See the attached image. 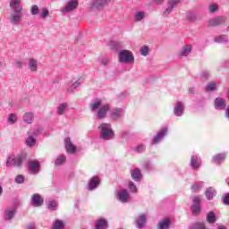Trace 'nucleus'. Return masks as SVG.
<instances>
[{"instance_id": "de8ad7c7", "label": "nucleus", "mask_w": 229, "mask_h": 229, "mask_svg": "<svg viewBox=\"0 0 229 229\" xmlns=\"http://www.w3.org/2000/svg\"><path fill=\"white\" fill-rule=\"evenodd\" d=\"M48 210H56L58 208V202L56 200H50L47 203Z\"/></svg>"}, {"instance_id": "1a4fd4ad", "label": "nucleus", "mask_w": 229, "mask_h": 229, "mask_svg": "<svg viewBox=\"0 0 229 229\" xmlns=\"http://www.w3.org/2000/svg\"><path fill=\"white\" fill-rule=\"evenodd\" d=\"M78 8V0H68L66 5L61 8L62 13H71Z\"/></svg>"}, {"instance_id": "72a5a7b5", "label": "nucleus", "mask_w": 229, "mask_h": 229, "mask_svg": "<svg viewBox=\"0 0 229 229\" xmlns=\"http://www.w3.org/2000/svg\"><path fill=\"white\" fill-rule=\"evenodd\" d=\"M221 24H225V18L223 17H216L209 21V26H221Z\"/></svg>"}, {"instance_id": "473e14b6", "label": "nucleus", "mask_w": 229, "mask_h": 229, "mask_svg": "<svg viewBox=\"0 0 229 229\" xmlns=\"http://www.w3.org/2000/svg\"><path fill=\"white\" fill-rule=\"evenodd\" d=\"M108 3H110V0H96L91 4V8L93 10L94 8H101L102 6H106V4H108Z\"/></svg>"}, {"instance_id": "4d7b16f0", "label": "nucleus", "mask_w": 229, "mask_h": 229, "mask_svg": "<svg viewBox=\"0 0 229 229\" xmlns=\"http://www.w3.org/2000/svg\"><path fill=\"white\" fill-rule=\"evenodd\" d=\"M143 166L145 167V169H147V171H150V169H153V164H151L150 162L144 163Z\"/></svg>"}, {"instance_id": "f3484780", "label": "nucleus", "mask_w": 229, "mask_h": 229, "mask_svg": "<svg viewBox=\"0 0 229 229\" xmlns=\"http://www.w3.org/2000/svg\"><path fill=\"white\" fill-rule=\"evenodd\" d=\"M216 110H225L226 108V100L223 98H216L214 101Z\"/></svg>"}, {"instance_id": "37998d69", "label": "nucleus", "mask_w": 229, "mask_h": 229, "mask_svg": "<svg viewBox=\"0 0 229 229\" xmlns=\"http://www.w3.org/2000/svg\"><path fill=\"white\" fill-rule=\"evenodd\" d=\"M18 117L16 114H10L7 117L8 124H15L17 123Z\"/></svg>"}, {"instance_id": "cd10ccee", "label": "nucleus", "mask_w": 229, "mask_h": 229, "mask_svg": "<svg viewBox=\"0 0 229 229\" xmlns=\"http://www.w3.org/2000/svg\"><path fill=\"white\" fill-rule=\"evenodd\" d=\"M100 106H103L101 105V99L97 98L89 104V110H91V112H98Z\"/></svg>"}, {"instance_id": "4c0bfd02", "label": "nucleus", "mask_w": 229, "mask_h": 229, "mask_svg": "<svg viewBox=\"0 0 229 229\" xmlns=\"http://www.w3.org/2000/svg\"><path fill=\"white\" fill-rule=\"evenodd\" d=\"M203 182H196L191 185V192H199L203 189Z\"/></svg>"}, {"instance_id": "49530a36", "label": "nucleus", "mask_w": 229, "mask_h": 229, "mask_svg": "<svg viewBox=\"0 0 229 229\" xmlns=\"http://www.w3.org/2000/svg\"><path fill=\"white\" fill-rule=\"evenodd\" d=\"M198 19V14L194 13H188L186 14V21H189V22H194Z\"/></svg>"}, {"instance_id": "09e8293b", "label": "nucleus", "mask_w": 229, "mask_h": 229, "mask_svg": "<svg viewBox=\"0 0 229 229\" xmlns=\"http://www.w3.org/2000/svg\"><path fill=\"white\" fill-rule=\"evenodd\" d=\"M133 151L135 153H144L146 151V145L144 144H139L133 148Z\"/></svg>"}, {"instance_id": "603ef678", "label": "nucleus", "mask_w": 229, "mask_h": 229, "mask_svg": "<svg viewBox=\"0 0 229 229\" xmlns=\"http://www.w3.org/2000/svg\"><path fill=\"white\" fill-rule=\"evenodd\" d=\"M191 229H205V224L196 223L191 226Z\"/></svg>"}, {"instance_id": "3c124183", "label": "nucleus", "mask_w": 229, "mask_h": 229, "mask_svg": "<svg viewBox=\"0 0 229 229\" xmlns=\"http://www.w3.org/2000/svg\"><path fill=\"white\" fill-rule=\"evenodd\" d=\"M26 178L22 174L16 175L14 182L15 183L21 184L23 183Z\"/></svg>"}, {"instance_id": "423d86ee", "label": "nucleus", "mask_w": 229, "mask_h": 229, "mask_svg": "<svg viewBox=\"0 0 229 229\" xmlns=\"http://www.w3.org/2000/svg\"><path fill=\"white\" fill-rule=\"evenodd\" d=\"M123 117H124V109L121 107L113 108L109 114V119L114 123L121 121Z\"/></svg>"}, {"instance_id": "e433bc0d", "label": "nucleus", "mask_w": 229, "mask_h": 229, "mask_svg": "<svg viewBox=\"0 0 229 229\" xmlns=\"http://www.w3.org/2000/svg\"><path fill=\"white\" fill-rule=\"evenodd\" d=\"M205 90L206 92H214L217 90V83H216L215 81L208 82L205 87Z\"/></svg>"}, {"instance_id": "6e6552de", "label": "nucleus", "mask_w": 229, "mask_h": 229, "mask_svg": "<svg viewBox=\"0 0 229 229\" xmlns=\"http://www.w3.org/2000/svg\"><path fill=\"white\" fill-rule=\"evenodd\" d=\"M191 210L193 216H199L201 212V197H194Z\"/></svg>"}, {"instance_id": "4468645a", "label": "nucleus", "mask_w": 229, "mask_h": 229, "mask_svg": "<svg viewBox=\"0 0 229 229\" xmlns=\"http://www.w3.org/2000/svg\"><path fill=\"white\" fill-rule=\"evenodd\" d=\"M193 46L191 44L183 45L178 53L179 56L187 57L192 53Z\"/></svg>"}, {"instance_id": "e2e57ef3", "label": "nucleus", "mask_w": 229, "mask_h": 229, "mask_svg": "<svg viewBox=\"0 0 229 229\" xmlns=\"http://www.w3.org/2000/svg\"><path fill=\"white\" fill-rule=\"evenodd\" d=\"M26 229H37L34 225H27Z\"/></svg>"}, {"instance_id": "6e6d98bb", "label": "nucleus", "mask_w": 229, "mask_h": 229, "mask_svg": "<svg viewBox=\"0 0 229 229\" xmlns=\"http://www.w3.org/2000/svg\"><path fill=\"white\" fill-rule=\"evenodd\" d=\"M222 201L224 205H229V193H225L223 198Z\"/></svg>"}, {"instance_id": "79ce46f5", "label": "nucleus", "mask_w": 229, "mask_h": 229, "mask_svg": "<svg viewBox=\"0 0 229 229\" xmlns=\"http://www.w3.org/2000/svg\"><path fill=\"white\" fill-rule=\"evenodd\" d=\"M215 42L217 44H226L228 42V37L222 35L215 38Z\"/></svg>"}, {"instance_id": "0e129e2a", "label": "nucleus", "mask_w": 229, "mask_h": 229, "mask_svg": "<svg viewBox=\"0 0 229 229\" xmlns=\"http://www.w3.org/2000/svg\"><path fill=\"white\" fill-rule=\"evenodd\" d=\"M189 92H190V94H194L195 89L193 87L189 88Z\"/></svg>"}, {"instance_id": "58836bf2", "label": "nucleus", "mask_w": 229, "mask_h": 229, "mask_svg": "<svg viewBox=\"0 0 229 229\" xmlns=\"http://www.w3.org/2000/svg\"><path fill=\"white\" fill-rule=\"evenodd\" d=\"M206 219H207L208 223H210V224L216 223V213H214V211H209L207 214Z\"/></svg>"}, {"instance_id": "2eb2a0df", "label": "nucleus", "mask_w": 229, "mask_h": 229, "mask_svg": "<svg viewBox=\"0 0 229 229\" xmlns=\"http://www.w3.org/2000/svg\"><path fill=\"white\" fill-rule=\"evenodd\" d=\"M117 199L120 203H128L130 201V193L126 190H120L117 192Z\"/></svg>"}, {"instance_id": "a211bd4d", "label": "nucleus", "mask_w": 229, "mask_h": 229, "mask_svg": "<svg viewBox=\"0 0 229 229\" xmlns=\"http://www.w3.org/2000/svg\"><path fill=\"white\" fill-rule=\"evenodd\" d=\"M64 147L67 153H71L72 155H74V153H76V146L72 144V140H71V138H66L64 140Z\"/></svg>"}, {"instance_id": "69168bd1", "label": "nucleus", "mask_w": 229, "mask_h": 229, "mask_svg": "<svg viewBox=\"0 0 229 229\" xmlns=\"http://www.w3.org/2000/svg\"><path fill=\"white\" fill-rule=\"evenodd\" d=\"M126 135H128V132L126 131H123L121 132V137H126Z\"/></svg>"}, {"instance_id": "864d4df0", "label": "nucleus", "mask_w": 229, "mask_h": 229, "mask_svg": "<svg viewBox=\"0 0 229 229\" xmlns=\"http://www.w3.org/2000/svg\"><path fill=\"white\" fill-rule=\"evenodd\" d=\"M200 78H203L204 80H208V78H210V72L208 71H203L200 73Z\"/></svg>"}, {"instance_id": "680f3d73", "label": "nucleus", "mask_w": 229, "mask_h": 229, "mask_svg": "<svg viewBox=\"0 0 229 229\" xmlns=\"http://www.w3.org/2000/svg\"><path fill=\"white\" fill-rule=\"evenodd\" d=\"M225 117L229 121V106L225 110Z\"/></svg>"}, {"instance_id": "c03bdc74", "label": "nucleus", "mask_w": 229, "mask_h": 229, "mask_svg": "<svg viewBox=\"0 0 229 229\" xmlns=\"http://www.w3.org/2000/svg\"><path fill=\"white\" fill-rule=\"evenodd\" d=\"M48 15H49V9L42 8L40 10L39 19H42V21H46V19H47Z\"/></svg>"}, {"instance_id": "b1692460", "label": "nucleus", "mask_w": 229, "mask_h": 229, "mask_svg": "<svg viewBox=\"0 0 229 229\" xmlns=\"http://www.w3.org/2000/svg\"><path fill=\"white\" fill-rule=\"evenodd\" d=\"M131 176L134 182H140L142 180V173L139 168L131 170Z\"/></svg>"}, {"instance_id": "ea45409f", "label": "nucleus", "mask_w": 229, "mask_h": 229, "mask_svg": "<svg viewBox=\"0 0 229 229\" xmlns=\"http://www.w3.org/2000/svg\"><path fill=\"white\" fill-rule=\"evenodd\" d=\"M149 51H151V49L146 45L141 46L140 48L141 56H148L149 55Z\"/></svg>"}, {"instance_id": "c9c22d12", "label": "nucleus", "mask_w": 229, "mask_h": 229, "mask_svg": "<svg viewBox=\"0 0 229 229\" xmlns=\"http://www.w3.org/2000/svg\"><path fill=\"white\" fill-rule=\"evenodd\" d=\"M108 228V222L106 219H98L96 223V229H106Z\"/></svg>"}, {"instance_id": "2f4dec72", "label": "nucleus", "mask_w": 229, "mask_h": 229, "mask_svg": "<svg viewBox=\"0 0 229 229\" xmlns=\"http://www.w3.org/2000/svg\"><path fill=\"white\" fill-rule=\"evenodd\" d=\"M81 85V79H78L73 83L69 84L67 92L68 94H72V92H74L75 89H78Z\"/></svg>"}, {"instance_id": "13d9d810", "label": "nucleus", "mask_w": 229, "mask_h": 229, "mask_svg": "<svg viewBox=\"0 0 229 229\" xmlns=\"http://www.w3.org/2000/svg\"><path fill=\"white\" fill-rule=\"evenodd\" d=\"M216 11H217V4H213L209 5V12L211 13H214V12H216Z\"/></svg>"}, {"instance_id": "6ab92c4d", "label": "nucleus", "mask_w": 229, "mask_h": 229, "mask_svg": "<svg viewBox=\"0 0 229 229\" xmlns=\"http://www.w3.org/2000/svg\"><path fill=\"white\" fill-rule=\"evenodd\" d=\"M22 121L25 124H33V121H35V113L27 112L22 115Z\"/></svg>"}, {"instance_id": "c85d7f7f", "label": "nucleus", "mask_w": 229, "mask_h": 229, "mask_svg": "<svg viewBox=\"0 0 229 229\" xmlns=\"http://www.w3.org/2000/svg\"><path fill=\"white\" fill-rule=\"evenodd\" d=\"M226 158V154H216L213 157V162L214 164H216V165H220V164H223Z\"/></svg>"}, {"instance_id": "5701e85b", "label": "nucleus", "mask_w": 229, "mask_h": 229, "mask_svg": "<svg viewBox=\"0 0 229 229\" xmlns=\"http://www.w3.org/2000/svg\"><path fill=\"white\" fill-rule=\"evenodd\" d=\"M69 110V104L67 102H64L59 104L56 108V114L58 115H65V113Z\"/></svg>"}, {"instance_id": "774afa93", "label": "nucleus", "mask_w": 229, "mask_h": 229, "mask_svg": "<svg viewBox=\"0 0 229 229\" xmlns=\"http://www.w3.org/2000/svg\"><path fill=\"white\" fill-rule=\"evenodd\" d=\"M1 194H3V187L2 186H0V196H1Z\"/></svg>"}, {"instance_id": "052dcab7", "label": "nucleus", "mask_w": 229, "mask_h": 229, "mask_svg": "<svg viewBox=\"0 0 229 229\" xmlns=\"http://www.w3.org/2000/svg\"><path fill=\"white\" fill-rule=\"evenodd\" d=\"M15 67H18V69H21L22 67V61H16Z\"/></svg>"}, {"instance_id": "dca6fc26", "label": "nucleus", "mask_w": 229, "mask_h": 229, "mask_svg": "<svg viewBox=\"0 0 229 229\" xmlns=\"http://www.w3.org/2000/svg\"><path fill=\"white\" fill-rule=\"evenodd\" d=\"M178 3H180V0H168L167 7L163 13L164 17H167V15H169L178 4Z\"/></svg>"}, {"instance_id": "bb28decb", "label": "nucleus", "mask_w": 229, "mask_h": 229, "mask_svg": "<svg viewBox=\"0 0 229 229\" xmlns=\"http://www.w3.org/2000/svg\"><path fill=\"white\" fill-rule=\"evenodd\" d=\"M15 212H16L15 208H8L7 209H5V212H4V219L6 221H10L13 219L15 216Z\"/></svg>"}, {"instance_id": "0eeeda50", "label": "nucleus", "mask_w": 229, "mask_h": 229, "mask_svg": "<svg viewBox=\"0 0 229 229\" xmlns=\"http://www.w3.org/2000/svg\"><path fill=\"white\" fill-rule=\"evenodd\" d=\"M173 114L175 117H183V114H185V103L177 101L174 105Z\"/></svg>"}, {"instance_id": "f8f14e48", "label": "nucleus", "mask_w": 229, "mask_h": 229, "mask_svg": "<svg viewBox=\"0 0 229 229\" xmlns=\"http://www.w3.org/2000/svg\"><path fill=\"white\" fill-rule=\"evenodd\" d=\"M108 112H110V105L104 104L102 105L97 112V118L98 119H106Z\"/></svg>"}, {"instance_id": "ddd939ff", "label": "nucleus", "mask_w": 229, "mask_h": 229, "mask_svg": "<svg viewBox=\"0 0 229 229\" xmlns=\"http://www.w3.org/2000/svg\"><path fill=\"white\" fill-rule=\"evenodd\" d=\"M190 165L194 171H198L201 167V157L198 155L191 156L190 160Z\"/></svg>"}, {"instance_id": "5fc2aeb1", "label": "nucleus", "mask_w": 229, "mask_h": 229, "mask_svg": "<svg viewBox=\"0 0 229 229\" xmlns=\"http://www.w3.org/2000/svg\"><path fill=\"white\" fill-rule=\"evenodd\" d=\"M100 64L106 67V65H108V64H110V59L108 57H103L100 60Z\"/></svg>"}, {"instance_id": "7ed1b4c3", "label": "nucleus", "mask_w": 229, "mask_h": 229, "mask_svg": "<svg viewBox=\"0 0 229 229\" xmlns=\"http://www.w3.org/2000/svg\"><path fill=\"white\" fill-rule=\"evenodd\" d=\"M24 160H26V155L24 154L11 155L7 157L5 165L6 167H22Z\"/></svg>"}, {"instance_id": "393cba45", "label": "nucleus", "mask_w": 229, "mask_h": 229, "mask_svg": "<svg viewBox=\"0 0 229 229\" xmlns=\"http://www.w3.org/2000/svg\"><path fill=\"white\" fill-rule=\"evenodd\" d=\"M65 162H67V156H65V154H60L56 157L55 160V167H60L64 165Z\"/></svg>"}, {"instance_id": "aec40b11", "label": "nucleus", "mask_w": 229, "mask_h": 229, "mask_svg": "<svg viewBox=\"0 0 229 229\" xmlns=\"http://www.w3.org/2000/svg\"><path fill=\"white\" fill-rule=\"evenodd\" d=\"M28 67L30 72H37L38 71V61H37L35 58H29Z\"/></svg>"}, {"instance_id": "39448f33", "label": "nucleus", "mask_w": 229, "mask_h": 229, "mask_svg": "<svg viewBox=\"0 0 229 229\" xmlns=\"http://www.w3.org/2000/svg\"><path fill=\"white\" fill-rule=\"evenodd\" d=\"M167 133H169V128L168 127H162L152 138L151 145L157 146V144H160L166 137Z\"/></svg>"}, {"instance_id": "4be33fe9", "label": "nucleus", "mask_w": 229, "mask_h": 229, "mask_svg": "<svg viewBox=\"0 0 229 229\" xmlns=\"http://www.w3.org/2000/svg\"><path fill=\"white\" fill-rule=\"evenodd\" d=\"M147 217L145 214H141L136 219V228L142 229L146 226Z\"/></svg>"}, {"instance_id": "f03ea898", "label": "nucleus", "mask_w": 229, "mask_h": 229, "mask_svg": "<svg viewBox=\"0 0 229 229\" xmlns=\"http://www.w3.org/2000/svg\"><path fill=\"white\" fill-rule=\"evenodd\" d=\"M98 130L100 132V139L103 140H112L114 137H115V133L114 132V129H112V124L108 123H103L98 126Z\"/></svg>"}, {"instance_id": "a18cd8bd", "label": "nucleus", "mask_w": 229, "mask_h": 229, "mask_svg": "<svg viewBox=\"0 0 229 229\" xmlns=\"http://www.w3.org/2000/svg\"><path fill=\"white\" fill-rule=\"evenodd\" d=\"M128 188L131 192H132L133 194H137L138 192L137 185L135 184V182H133V181H129Z\"/></svg>"}, {"instance_id": "8fccbe9b", "label": "nucleus", "mask_w": 229, "mask_h": 229, "mask_svg": "<svg viewBox=\"0 0 229 229\" xmlns=\"http://www.w3.org/2000/svg\"><path fill=\"white\" fill-rule=\"evenodd\" d=\"M39 13H40V8H38V5H32L30 7L31 15H38Z\"/></svg>"}, {"instance_id": "20e7f679", "label": "nucleus", "mask_w": 229, "mask_h": 229, "mask_svg": "<svg viewBox=\"0 0 229 229\" xmlns=\"http://www.w3.org/2000/svg\"><path fill=\"white\" fill-rule=\"evenodd\" d=\"M118 62L119 64H125V65H131L135 64V56L133 53L130 50L123 49L118 53Z\"/></svg>"}, {"instance_id": "7c9ffc66", "label": "nucleus", "mask_w": 229, "mask_h": 229, "mask_svg": "<svg viewBox=\"0 0 229 229\" xmlns=\"http://www.w3.org/2000/svg\"><path fill=\"white\" fill-rule=\"evenodd\" d=\"M133 19L135 22H141V21H144V19H146V12L136 11L134 13Z\"/></svg>"}, {"instance_id": "a19ab883", "label": "nucleus", "mask_w": 229, "mask_h": 229, "mask_svg": "<svg viewBox=\"0 0 229 229\" xmlns=\"http://www.w3.org/2000/svg\"><path fill=\"white\" fill-rule=\"evenodd\" d=\"M216 196V190L213 188H208L206 191V198L207 199L210 200Z\"/></svg>"}, {"instance_id": "9d476101", "label": "nucleus", "mask_w": 229, "mask_h": 229, "mask_svg": "<svg viewBox=\"0 0 229 229\" xmlns=\"http://www.w3.org/2000/svg\"><path fill=\"white\" fill-rule=\"evenodd\" d=\"M101 184V179L98 176H93L88 181L87 189L88 191H96Z\"/></svg>"}, {"instance_id": "338daca9", "label": "nucleus", "mask_w": 229, "mask_h": 229, "mask_svg": "<svg viewBox=\"0 0 229 229\" xmlns=\"http://www.w3.org/2000/svg\"><path fill=\"white\" fill-rule=\"evenodd\" d=\"M39 132H40V131L37 130V131H35L32 133V135H37V134L39 133Z\"/></svg>"}, {"instance_id": "a878e982", "label": "nucleus", "mask_w": 229, "mask_h": 229, "mask_svg": "<svg viewBox=\"0 0 229 229\" xmlns=\"http://www.w3.org/2000/svg\"><path fill=\"white\" fill-rule=\"evenodd\" d=\"M171 228V219L164 218L157 224V229H169Z\"/></svg>"}, {"instance_id": "f704fd0d", "label": "nucleus", "mask_w": 229, "mask_h": 229, "mask_svg": "<svg viewBox=\"0 0 229 229\" xmlns=\"http://www.w3.org/2000/svg\"><path fill=\"white\" fill-rule=\"evenodd\" d=\"M65 228V222L64 220L55 219L52 224V229H64Z\"/></svg>"}, {"instance_id": "412c9836", "label": "nucleus", "mask_w": 229, "mask_h": 229, "mask_svg": "<svg viewBox=\"0 0 229 229\" xmlns=\"http://www.w3.org/2000/svg\"><path fill=\"white\" fill-rule=\"evenodd\" d=\"M29 170L32 174H37V173L40 172V163L38 161H30L29 163Z\"/></svg>"}, {"instance_id": "f257e3e1", "label": "nucleus", "mask_w": 229, "mask_h": 229, "mask_svg": "<svg viewBox=\"0 0 229 229\" xmlns=\"http://www.w3.org/2000/svg\"><path fill=\"white\" fill-rule=\"evenodd\" d=\"M9 6L11 13L8 16V21L13 26H18L24 17V8L21 4V0H10Z\"/></svg>"}, {"instance_id": "c756f323", "label": "nucleus", "mask_w": 229, "mask_h": 229, "mask_svg": "<svg viewBox=\"0 0 229 229\" xmlns=\"http://www.w3.org/2000/svg\"><path fill=\"white\" fill-rule=\"evenodd\" d=\"M35 144H37V140L31 135L30 132H28V137L25 140V145L28 148H33L35 147Z\"/></svg>"}, {"instance_id": "9b49d317", "label": "nucleus", "mask_w": 229, "mask_h": 229, "mask_svg": "<svg viewBox=\"0 0 229 229\" xmlns=\"http://www.w3.org/2000/svg\"><path fill=\"white\" fill-rule=\"evenodd\" d=\"M30 203L32 207H42L44 205V197L38 193H34L30 197Z\"/></svg>"}, {"instance_id": "bf43d9fd", "label": "nucleus", "mask_w": 229, "mask_h": 229, "mask_svg": "<svg viewBox=\"0 0 229 229\" xmlns=\"http://www.w3.org/2000/svg\"><path fill=\"white\" fill-rule=\"evenodd\" d=\"M164 1L165 0H152V3H154V4H157V6H160L164 3Z\"/></svg>"}]
</instances>
